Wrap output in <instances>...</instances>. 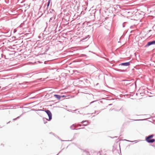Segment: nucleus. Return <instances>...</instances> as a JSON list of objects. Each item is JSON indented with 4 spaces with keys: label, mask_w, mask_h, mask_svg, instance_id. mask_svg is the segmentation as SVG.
<instances>
[{
    "label": "nucleus",
    "mask_w": 155,
    "mask_h": 155,
    "mask_svg": "<svg viewBox=\"0 0 155 155\" xmlns=\"http://www.w3.org/2000/svg\"><path fill=\"white\" fill-rule=\"evenodd\" d=\"M15 76L14 77L15 78H18L19 79V80H21L22 78H30L29 74H27L26 73H20L17 74L15 75Z\"/></svg>",
    "instance_id": "1"
},
{
    "label": "nucleus",
    "mask_w": 155,
    "mask_h": 155,
    "mask_svg": "<svg viewBox=\"0 0 155 155\" xmlns=\"http://www.w3.org/2000/svg\"><path fill=\"white\" fill-rule=\"evenodd\" d=\"M154 136L153 134L149 135L146 137L145 140L148 143H152L154 142L155 139L152 138Z\"/></svg>",
    "instance_id": "2"
},
{
    "label": "nucleus",
    "mask_w": 155,
    "mask_h": 155,
    "mask_svg": "<svg viewBox=\"0 0 155 155\" xmlns=\"http://www.w3.org/2000/svg\"><path fill=\"white\" fill-rule=\"evenodd\" d=\"M48 116L49 119L48 121H50L52 119V114L50 110H46L44 111Z\"/></svg>",
    "instance_id": "3"
},
{
    "label": "nucleus",
    "mask_w": 155,
    "mask_h": 155,
    "mask_svg": "<svg viewBox=\"0 0 155 155\" xmlns=\"http://www.w3.org/2000/svg\"><path fill=\"white\" fill-rule=\"evenodd\" d=\"M155 45V40L150 41L147 42V44L145 46V47H147L152 45Z\"/></svg>",
    "instance_id": "4"
},
{
    "label": "nucleus",
    "mask_w": 155,
    "mask_h": 155,
    "mask_svg": "<svg viewBox=\"0 0 155 155\" xmlns=\"http://www.w3.org/2000/svg\"><path fill=\"white\" fill-rule=\"evenodd\" d=\"M130 62H128L121 63L119 64V65H122V66H129L130 65Z\"/></svg>",
    "instance_id": "5"
},
{
    "label": "nucleus",
    "mask_w": 155,
    "mask_h": 155,
    "mask_svg": "<svg viewBox=\"0 0 155 155\" xmlns=\"http://www.w3.org/2000/svg\"><path fill=\"white\" fill-rule=\"evenodd\" d=\"M49 13L51 14L50 15H53L55 16H56V12L54 11V10L53 9H52L50 10V12H49Z\"/></svg>",
    "instance_id": "6"
},
{
    "label": "nucleus",
    "mask_w": 155,
    "mask_h": 155,
    "mask_svg": "<svg viewBox=\"0 0 155 155\" xmlns=\"http://www.w3.org/2000/svg\"><path fill=\"white\" fill-rule=\"evenodd\" d=\"M82 155H90V153L89 152L84 150L83 151Z\"/></svg>",
    "instance_id": "7"
},
{
    "label": "nucleus",
    "mask_w": 155,
    "mask_h": 155,
    "mask_svg": "<svg viewBox=\"0 0 155 155\" xmlns=\"http://www.w3.org/2000/svg\"><path fill=\"white\" fill-rule=\"evenodd\" d=\"M54 96L58 100H60L61 98V96L58 94H54Z\"/></svg>",
    "instance_id": "8"
},
{
    "label": "nucleus",
    "mask_w": 155,
    "mask_h": 155,
    "mask_svg": "<svg viewBox=\"0 0 155 155\" xmlns=\"http://www.w3.org/2000/svg\"><path fill=\"white\" fill-rule=\"evenodd\" d=\"M70 128L72 130H75V127L74 125L73 124L70 127Z\"/></svg>",
    "instance_id": "9"
},
{
    "label": "nucleus",
    "mask_w": 155,
    "mask_h": 155,
    "mask_svg": "<svg viewBox=\"0 0 155 155\" xmlns=\"http://www.w3.org/2000/svg\"><path fill=\"white\" fill-rule=\"evenodd\" d=\"M51 0H48V2L47 3V9L48 8V7L49 5Z\"/></svg>",
    "instance_id": "10"
},
{
    "label": "nucleus",
    "mask_w": 155,
    "mask_h": 155,
    "mask_svg": "<svg viewBox=\"0 0 155 155\" xmlns=\"http://www.w3.org/2000/svg\"><path fill=\"white\" fill-rule=\"evenodd\" d=\"M55 16H53V17H51L49 21H50L52 20H53V19H54V20L55 19Z\"/></svg>",
    "instance_id": "11"
},
{
    "label": "nucleus",
    "mask_w": 155,
    "mask_h": 155,
    "mask_svg": "<svg viewBox=\"0 0 155 155\" xmlns=\"http://www.w3.org/2000/svg\"><path fill=\"white\" fill-rule=\"evenodd\" d=\"M115 70L116 71H120V72H123V71H124V70H121V69H117V68H116Z\"/></svg>",
    "instance_id": "12"
},
{
    "label": "nucleus",
    "mask_w": 155,
    "mask_h": 155,
    "mask_svg": "<svg viewBox=\"0 0 155 155\" xmlns=\"http://www.w3.org/2000/svg\"><path fill=\"white\" fill-rule=\"evenodd\" d=\"M94 154H97V155H101V153L100 152H95L94 153Z\"/></svg>",
    "instance_id": "13"
},
{
    "label": "nucleus",
    "mask_w": 155,
    "mask_h": 155,
    "mask_svg": "<svg viewBox=\"0 0 155 155\" xmlns=\"http://www.w3.org/2000/svg\"><path fill=\"white\" fill-rule=\"evenodd\" d=\"M48 120V119L46 118H43V121H44V123L45 124H46L47 122H46H46H45V120Z\"/></svg>",
    "instance_id": "14"
},
{
    "label": "nucleus",
    "mask_w": 155,
    "mask_h": 155,
    "mask_svg": "<svg viewBox=\"0 0 155 155\" xmlns=\"http://www.w3.org/2000/svg\"><path fill=\"white\" fill-rule=\"evenodd\" d=\"M49 47H48L47 48H46L45 49V51L44 52V53L45 54V53L46 52L48 51V50H49Z\"/></svg>",
    "instance_id": "15"
},
{
    "label": "nucleus",
    "mask_w": 155,
    "mask_h": 155,
    "mask_svg": "<svg viewBox=\"0 0 155 155\" xmlns=\"http://www.w3.org/2000/svg\"><path fill=\"white\" fill-rule=\"evenodd\" d=\"M88 120H83V121H82L81 122V123L83 124V123H85V122H88Z\"/></svg>",
    "instance_id": "16"
},
{
    "label": "nucleus",
    "mask_w": 155,
    "mask_h": 155,
    "mask_svg": "<svg viewBox=\"0 0 155 155\" xmlns=\"http://www.w3.org/2000/svg\"><path fill=\"white\" fill-rule=\"evenodd\" d=\"M127 23V22H124L123 23V28L124 27H125V25Z\"/></svg>",
    "instance_id": "17"
},
{
    "label": "nucleus",
    "mask_w": 155,
    "mask_h": 155,
    "mask_svg": "<svg viewBox=\"0 0 155 155\" xmlns=\"http://www.w3.org/2000/svg\"><path fill=\"white\" fill-rule=\"evenodd\" d=\"M104 109H101L100 110H97V112H101V111H102L103 110H104Z\"/></svg>",
    "instance_id": "18"
},
{
    "label": "nucleus",
    "mask_w": 155,
    "mask_h": 155,
    "mask_svg": "<svg viewBox=\"0 0 155 155\" xmlns=\"http://www.w3.org/2000/svg\"><path fill=\"white\" fill-rule=\"evenodd\" d=\"M19 117H20V116H18V117H17V118H15L14 119H13V120H16L17 119L19 118Z\"/></svg>",
    "instance_id": "19"
},
{
    "label": "nucleus",
    "mask_w": 155,
    "mask_h": 155,
    "mask_svg": "<svg viewBox=\"0 0 155 155\" xmlns=\"http://www.w3.org/2000/svg\"><path fill=\"white\" fill-rule=\"evenodd\" d=\"M89 35H87L86 37H85V38H84V40H85L87 38H89Z\"/></svg>",
    "instance_id": "20"
},
{
    "label": "nucleus",
    "mask_w": 155,
    "mask_h": 155,
    "mask_svg": "<svg viewBox=\"0 0 155 155\" xmlns=\"http://www.w3.org/2000/svg\"><path fill=\"white\" fill-rule=\"evenodd\" d=\"M17 31V30L16 29H15L13 30V33H15Z\"/></svg>",
    "instance_id": "21"
},
{
    "label": "nucleus",
    "mask_w": 155,
    "mask_h": 155,
    "mask_svg": "<svg viewBox=\"0 0 155 155\" xmlns=\"http://www.w3.org/2000/svg\"><path fill=\"white\" fill-rule=\"evenodd\" d=\"M128 13V14H129L130 15H131V14H132V12H127Z\"/></svg>",
    "instance_id": "22"
},
{
    "label": "nucleus",
    "mask_w": 155,
    "mask_h": 155,
    "mask_svg": "<svg viewBox=\"0 0 155 155\" xmlns=\"http://www.w3.org/2000/svg\"><path fill=\"white\" fill-rule=\"evenodd\" d=\"M96 101H93L91 102L90 103V104H91L95 102Z\"/></svg>",
    "instance_id": "23"
},
{
    "label": "nucleus",
    "mask_w": 155,
    "mask_h": 155,
    "mask_svg": "<svg viewBox=\"0 0 155 155\" xmlns=\"http://www.w3.org/2000/svg\"><path fill=\"white\" fill-rule=\"evenodd\" d=\"M84 56H86V55L83 54H82L81 55V57H83Z\"/></svg>",
    "instance_id": "24"
},
{
    "label": "nucleus",
    "mask_w": 155,
    "mask_h": 155,
    "mask_svg": "<svg viewBox=\"0 0 155 155\" xmlns=\"http://www.w3.org/2000/svg\"><path fill=\"white\" fill-rule=\"evenodd\" d=\"M87 124H88L87 123V124H83V125L84 126H86L87 125Z\"/></svg>",
    "instance_id": "25"
},
{
    "label": "nucleus",
    "mask_w": 155,
    "mask_h": 155,
    "mask_svg": "<svg viewBox=\"0 0 155 155\" xmlns=\"http://www.w3.org/2000/svg\"><path fill=\"white\" fill-rule=\"evenodd\" d=\"M97 112V111H96V110H95V111H94V113H92V114H96Z\"/></svg>",
    "instance_id": "26"
},
{
    "label": "nucleus",
    "mask_w": 155,
    "mask_h": 155,
    "mask_svg": "<svg viewBox=\"0 0 155 155\" xmlns=\"http://www.w3.org/2000/svg\"><path fill=\"white\" fill-rule=\"evenodd\" d=\"M143 120V119H139V120Z\"/></svg>",
    "instance_id": "27"
},
{
    "label": "nucleus",
    "mask_w": 155,
    "mask_h": 155,
    "mask_svg": "<svg viewBox=\"0 0 155 155\" xmlns=\"http://www.w3.org/2000/svg\"><path fill=\"white\" fill-rule=\"evenodd\" d=\"M127 141V140H126ZM127 141H129V142H133L134 141H129V140H127Z\"/></svg>",
    "instance_id": "28"
},
{
    "label": "nucleus",
    "mask_w": 155,
    "mask_h": 155,
    "mask_svg": "<svg viewBox=\"0 0 155 155\" xmlns=\"http://www.w3.org/2000/svg\"><path fill=\"white\" fill-rule=\"evenodd\" d=\"M114 108H113V109H110V110H114Z\"/></svg>",
    "instance_id": "29"
},
{
    "label": "nucleus",
    "mask_w": 155,
    "mask_h": 155,
    "mask_svg": "<svg viewBox=\"0 0 155 155\" xmlns=\"http://www.w3.org/2000/svg\"><path fill=\"white\" fill-rule=\"evenodd\" d=\"M61 151H61H60L59 152V153L57 154L56 155H58V154Z\"/></svg>",
    "instance_id": "30"
},
{
    "label": "nucleus",
    "mask_w": 155,
    "mask_h": 155,
    "mask_svg": "<svg viewBox=\"0 0 155 155\" xmlns=\"http://www.w3.org/2000/svg\"><path fill=\"white\" fill-rule=\"evenodd\" d=\"M84 127H82V128H79L78 129H84Z\"/></svg>",
    "instance_id": "31"
},
{
    "label": "nucleus",
    "mask_w": 155,
    "mask_h": 155,
    "mask_svg": "<svg viewBox=\"0 0 155 155\" xmlns=\"http://www.w3.org/2000/svg\"><path fill=\"white\" fill-rule=\"evenodd\" d=\"M112 105V104H109V106H111Z\"/></svg>",
    "instance_id": "32"
},
{
    "label": "nucleus",
    "mask_w": 155,
    "mask_h": 155,
    "mask_svg": "<svg viewBox=\"0 0 155 155\" xmlns=\"http://www.w3.org/2000/svg\"><path fill=\"white\" fill-rule=\"evenodd\" d=\"M64 97V95L61 96V97Z\"/></svg>",
    "instance_id": "33"
},
{
    "label": "nucleus",
    "mask_w": 155,
    "mask_h": 155,
    "mask_svg": "<svg viewBox=\"0 0 155 155\" xmlns=\"http://www.w3.org/2000/svg\"><path fill=\"white\" fill-rule=\"evenodd\" d=\"M151 31V30H150L148 31V33H149Z\"/></svg>",
    "instance_id": "34"
},
{
    "label": "nucleus",
    "mask_w": 155,
    "mask_h": 155,
    "mask_svg": "<svg viewBox=\"0 0 155 155\" xmlns=\"http://www.w3.org/2000/svg\"><path fill=\"white\" fill-rule=\"evenodd\" d=\"M79 126H80V127H81V124H79Z\"/></svg>",
    "instance_id": "35"
},
{
    "label": "nucleus",
    "mask_w": 155,
    "mask_h": 155,
    "mask_svg": "<svg viewBox=\"0 0 155 155\" xmlns=\"http://www.w3.org/2000/svg\"><path fill=\"white\" fill-rule=\"evenodd\" d=\"M42 110V111H44L43 110Z\"/></svg>",
    "instance_id": "36"
},
{
    "label": "nucleus",
    "mask_w": 155,
    "mask_h": 155,
    "mask_svg": "<svg viewBox=\"0 0 155 155\" xmlns=\"http://www.w3.org/2000/svg\"><path fill=\"white\" fill-rule=\"evenodd\" d=\"M10 121L8 122V123H7V124H8V123H10Z\"/></svg>",
    "instance_id": "37"
},
{
    "label": "nucleus",
    "mask_w": 155,
    "mask_h": 155,
    "mask_svg": "<svg viewBox=\"0 0 155 155\" xmlns=\"http://www.w3.org/2000/svg\"><path fill=\"white\" fill-rule=\"evenodd\" d=\"M77 110H75L74 111H77Z\"/></svg>",
    "instance_id": "38"
},
{
    "label": "nucleus",
    "mask_w": 155,
    "mask_h": 155,
    "mask_svg": "<svg viewBox=\"0 0 155 155\" xmlns=\"http://www.w3.org/2000/svg\"><path fill=\"white\" fill-rule=\"evenodd\" d=\"M88 106H86V107H84V108H85V107H87Z\"/></svg>",
    "instance_id": "39"
},
{
    "label": "nucleus",
    "mask_w": 155,
    "mask_h": 155,
    "mask_svg": "<svg viewBox=\"0 0 155 155\" xmlns=\"http://www.w3.org/2000/svg\"><path fill=\"white\" fill-rule=\"evenodd\" d=\"M120 41H118V43H120Z\"/></svg>",
    "instance_id": "40"
},
{
    "label": "nucleus",
    "mask_w": 155,
    "mask_h": 155,
    "mask_svg": "<svg viewBox=\"0 0 155 155\" xmlns=\"http://www.w3.org/2000/svg\"><path fill=\"white\" fill-rule=\"evenodd\" d=\"M99 113H98L97 114H98Z\"/></svg>",
    "instance_id": "41"
},
{
    "label": "nucleus",
    "mask_w": 155,
    "mask_h": 155,
    "mask_svg": "<svg viewBox=\"0 0 155 155\" xmlns=\"http://www.w3.org/2000/svg\"><path fill=\"white\" fill-rule=\"evenodd\" d=\"M131 27H132V26H130V28H131Z\"/></svg>",
    "instance_id": "42"
},
{
    "label": "nucleus",
    "mask_w": 155,
    "mask_h": 155,
    "mask_svg": "<svg viewBox=\"0 0 155 155\" xmlns=\"http://www.w3.org/2000/svg\"><path fill=\"white\" fill-rule=\"evenodd\" d=\"M1 88V86H0V88Z\"/></svg>",
    "instance_id": "43"
},
{
    "label": "nucleus",
    "mask_w": 155,
    "mask_h": 155,
    "mask_svg": "<svg viewBox=\"0 0 155 155\" xmlns=\"http://www.w3.org/2000/svg\"><path fill=\"white\" fill-rule=\"evenodd\" d=\"M106 155V154H105V155Z\"/></svg>",
    "instance_id": "44"
}]
</instances>
